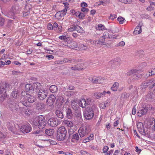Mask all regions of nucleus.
<instances>
[{"mask_svg": "<svg viewBox=\"0 0 155 155\" xmlns=\"http://www.w3.org/2000/svg\"><path fill=\"white\" fill-rule=\"evenodd\" d=\"M148 86L147 83L146 81L142 83L140 86V87L141 89H143L146 88Z\"/></svg>", "mask_w": 155, "mask_h": 155, "instance_id": "de8ad7c7", "label": "nucleus"}, {"mask_svg": "<svg viewBox=\"0 0 155 155\" xmlns=\"http://www.w3.org/2000/svg\"><path fill=\"white\" fill-rule=\"evenodd\" d=\"M55 114L57 117L58 118L63 119L64 117L63 112L59 110H57L55 112Z\"/></svg>", "mask_w": 155, "mask_h": 155, "instance_id": "412c9836", "label": "nucleus"}, {"mask_svg": "<svg viewBox=\"0 0 155 155\" xmlns=\"http://www.w3.org/2000/svg\"><path fill=\"white\" fill-rule=\"evenodd\" d=\"M76 21L75 22L74 24V25H72L71 27L68 28V32H72L75 30H76Z\"/></svg>", "mask_w": 155, "mask_h": 155, "instance_id": "f704fd0d", "label": "nucleus"}, {"mask_svg": "<svg viewBox=\"0 0 155 155\" xmlns=\"http://www.w3.org/2000/svg\"><path fill=\"white\" fill-rule=\"evenodd\" d=\"M5 93H2V94L0 97V101L1 102H3L6 98L7 95Z\"/></svg>", "mask_w": 155, "mask_h": 155, "instance_id": "a19ab883", "label": "nucleus"}, {"mask_svg": "<svg viewBox=\"0 0 155 155\" xmlns=\"http://www.w3.org/2000/svg\"><path fill=\"white\" fill-rule=\"evenodd\" d=\"M140 111L141 112V114L142 116L147 114V109L146 108L143 107Z\"/></svg>", "mask_w": 155, "mask_h": 155, "instance_id": "c03bdc74", "label": "nucleus"}, {"mask_svg": "<svg viewBox=\"0 0 155 155\" xmlns=\"http://www.w3.org/2000/svg\"><path fill=\"white\" fill-rule=\"evenodd\" d=\"M8 107L12 111L17 112L18 110V102L13 99L8 98L7 100Z\"/></svg>", "mask_w": 155, "mask_h": 155, "instance_id": "7ed1b4c3", "label": "nucleus"}, {"mask_svg": "<svg viewBox=\"0 0 155 155\" xmlns=\"http://www.w3.org/2000/svg\"><path fill=\"white\" fill-rule=\"evenodd\" d=\"M26 97H27V101H28V103H33L36 101V99L35 97L29 94L28 96H27Z\"/></svg>", "mask_w": 155, "mask_h": 155, "instance_id": "4be33fe9", "label": "nucleus"}, {"mask_svg": "<svg viewBox=\"0 0 155 155\" xmlns=\"http://www.w3.org/2000/svg\"><path fill=\"white\" fill-rule=\"evenodd\" d=\"M47 28L49 30L52 29L53 28V25L50 23H49L48 25Z\"/></svg>", "mask_w": 155, "mask_h": 155, "instance_id": "680f3d73", "label": "nucleus"}, {"mask_svg": "<svg viewBox=\"0 0 155 155\" xmlns=\"http://www.w3.org/2000/svg\"><path fill=\"white\" fill-rule=\"evenodd\" d=\"M117 17V16L116 15L110 14V16L109 17V19H114L116 18Z\"/></svg>", "mask_w": 155, "mask_h": 155, "instance_id": "6e6d98bb", "label": "nucleus"}, {"mask_svg": "<svg viewBox=\"0 0 155 155\" xmlns=\"http://www.w3.org/2000/svg\"><path fill=\"white\" fill-rule=\"evenodd\" d=\"M79 135V134L78 133H75L74 134H73L72 136L71 141L73 142V140H76L77 141H79L80 140Z\"/></svg>", "mask_w": 155, "mask_h": 155, "instance_id": "c756f323", "label": "nucleus"}, {"mask_svg": "<svg viewBox=\"0 0 155 155\" xmlns=\"http://www.w3.org/2000/svg\"><path fill=\"white\" fill-rule=\"evenodd\" d=\"M139 72V71L137 70V72L135 73L134 76V79H137L139 78H141V77L142 76V74H140Z\"/></svg>", "mask_w": 155, "mask_h": 155, "instance_id": "2f4dec72", "label": "nucleus"}, {"mask_svg": "<svg viewBox=\"0 0 155 155\" xmlns=\"http://www.w3.org/2000/svg\"><path fill=\"white\" fill-rule=\"evenodd\" d=\"M76 16H78L79 18L83 19L84 16V15L83 13H79V12H76Z\"/></svg>", "mask_w": 155, "mask_h": 155, "instance_id": "37998d69", "label": "nucleus"}, {"mask_svg": "<svg viewBox=\"0 0 155 155\" xmlns=\"http://www.w3.org/2000/svg\"><path fill=\"white\" fill-rule=\"evenodd\" d=\"M78 61V60L75 58H68V63H71L74 62H76Z\"/></svg>", "mask_w": 155, "mask_h": 155, "instance_id": "09e8293b", "label": "nucleus"}, {"mask_svg": "<svg viewBox=\"0 0 155 155\" xmlns=\"http://www.w3.org/2000/svg\"><path fill=\"white\" fill-rule=\"evenodd\" d=\"M104 39H116L117 36H115L114 35H109L108 32L107 31L105 32L103 34L102 36Z\"/></svg>", "mask_w": 155, "mask_h": 155, "instance_id": "dca6fc26", "label": "nucleus"}, {"mask_svg": "<svg viewBox=\"0 0 155 155\" xmlns=\"http://www.w3.org/2000/svg\"><path fill=\"white\" fill-rule=\"evenodd\" d=\"M98 28L97 29L98 30H104V26L101 24H99L98 25Z\"/></svg>", "mask_w": 155, "mask_h": 155, "instance_id": "864d4df0", "label": "nucleus"}, {"mask_svg": "<svg viewBox=\"0 0 155 155\" xmlns=\"http://www.w3.org/2000/svg\"><path fill=\"white\" fill-rule=\"evenodd\" d=\"M50 91L52 93H54L56 92L58 90L57 87L55 85L51 86L49 88Z\"/></svg>", "mask_w": 155, "mask_h": 155, "instance_id": "c85d7f7f", "label": "nucleus"}, {"mask_svg": "<svg viewBox=\"0 0 155 155\" xmlns=\"http://www.w3.org/2000/svg\"><path fill=\"white\" fill-rule=\"evenodd\" d=\"M105 39L102 37L100 38L98 41H95V44H97L101 43L103 44L104 42Z\"/></svg>", "mask_w": 155, "mask_h": 155, "instance_id": "58836bf2", "label": "nucleus"}, {"mask_svg": "<svg viewBox=\"0 0 155 155\" xmlns=\"http://www.w3.org/2000/svg\"><path fill=\"white\" fill-rule=\"evenodd\" d=\"M67 131L65 127L62 126L58 129L57 134V139L59 141H62L66 137Z\"/></svg>", "mask_w": 155, "mask_h": 155, "instance_id": "f03ea898", "label": "nucleus"}, {"mask_svg": "<svg viewBox=\"0 0 155 155\" xmlns=\"http://www.w3.org/2000/svg\"><path fill=\"white\" fill-rule=\"evenodd\" d=\"M19 8L18 6L14 5L12 6L10 12L8 14V16L10 18L15 19L14 15L15 13H18Z\"/></svg>", "mask_w": 155, "mask_h": 155, "instance_id": "6e6552de", "label": "nucleus"}, {"mask_svg": "<svg viewBox=\"0 0 155 155\" xmlns=\"http://www.w3.org/2000/svg\"><path fill=\"white\" fill-rule=\"evenodd\" d=\"M150 127L152 128V130H154L155 129V120L154 119L150 122Z\"/></svg>", "mask_w": 155, "mask_h": 155, "instance_id": "e433bc0d", "label": "nucleus"}, {"mask_svg": "<svg viewBox=\"0 0 155 155\" xmlns=\"http://www.w3.org/2000/svg\"><path fill=\"white\" fill-rule=\"evenodd\" d=\"M84 117L87 120L91 119L94 116V112L92 108H86L84 112Z\"/></svg>", "mask_w": 155, "mask_h": 155, "instance_id": "423d86ee", "label": "nucleus"}, {"mask_svg": "<svg viewBox=\"0 0 155 155\" xmlns=\"http://www.w3.org/2000/svg\"><path fill=\"white\" fill-rule=\"evenodd\" d=\"M72 35L75 38H77L78 37V35L77 33L75 32L72 33Z\"/></svg>", "mask_w": 155, "mask_h": 155, "instance_id": "774afa93", "label": "nucleus"}, {"mask_svg": "<svg viewBox=\"0 0 155 155\" xmlns=\"http://www.w3.org/2000/svg\"><path fill=\"white\" fill-rule=\"evenodd\" d=\"M77 21L76 23V30L79 33H83L84 30L80 26L78 25L80 23L79 22L78 20H77Z\"/></svg>", "mask_w": 155, "mask_h": 155, "instance_id": "aec40b11", "label": "nucleus"}, {"mask_svg": "<svg viewBox=\"0 0 155 155\" xmlns=\"http://www.w3.org/2000/svg\"><path fill=\"white\" fill-rule=\"evenodd\" d=\"M94 95L97 99L100 98L101 96V93L100 92L95 93Z\"/></svg>", "mask_w": 155, "mask_h": 155, "instance_id": "bf43d9fd", "label": "nucleus"}, {"mask_svg": "<svg viewBox=\"0 0 155 155\" xmlns=\"http://www.w3.org/2000/svg\"><path fill=\"white\" fill-rule=\"evenodd\" d=\"M41 84L39 83L36 82L33 83V86L34 91L37 92L38 90L41 89Z\"/></svg>", "mask_w": 155, "mask_h": 155, "instance_id": "f3484780", "label": "nucleus"}, {"mask_svg": "<svg viewBox=\"0 0 155 155\" xmlns=\"http://www.w3.org/2000/svg\"><path fill=\"white\" fill-rule=\"evenodd\" d=\"M33 86L30 84H27L25 86V90L26 91L32 93L34 91Z\"/></svg>", "mask_w": 155, "mask_h": 155, "instance_id": "6ab92c4d", "label": "nucleus"}, {"mask_svg": "<svg viewBox=\"0 0 155 155\" xmlns=\"http://www.w3.org/2000/svg\"><path fill=\"white\" fill-rule=\"evenodd\" d=\"M89 80L94 83L101 84L103 83L104 82L103 78L100 77H90L89 78Z\"/></svg>", "mask_w": 155, "mask_h": 155, "instance_id": "9b49d317", "label": "nucleus"}, {"mask_svg": "<svg viewBox=\"0 0 155 155\" xmlns=\"http://www.w3.org/2000/svg\"><path fill=\"white\" fill-rule=\"evenodd\" d=\"M90 131V127L88 125H86L80 127L78 130L81 137H82L87 135Z\"/></svg>", "mask_w": 155, "mask_h": 155, "instance_id": "20e7f679", "label": "nucleus"}, {"mask_svg": "<svg viewBox=\"0 0 155 155\" xmlns=\"http://www.w3.org/2000/svg\"><path fill=\"white\" fill-rule=\"evenodd\" d=\"M45 134L48 136H53L54 130L53 129H46L45 131Z\"/></svg>", "mask_w": 155, "mask_h": 155, "instance_id": "a878e982", "label": "nucleus"}, {"mask_svg": "<svg viewBox=\"0 0 155 155\" xmlns=\"http://www.w3.org/2000/svg\"><path fill=\"white\" fill-rule=\"evenodd\" d=\"M48 92L47 90L44 89H40L38 93V98L41 100H43L47 96Z\"/></svg>", "mask_w": 155, "mask_h": 155, "instance_id": "1a4fd4ad", "label": "nucleus"}, {"mask_svg": "<svg viewBox=\"0 0 155 155\" xmlns=\"http://www.w3.org/2000/svg\"><path fill=\"white\" fill-rule=\"evenodd\" d=\"M18 94V90L15 89L12 93L11 95L14 98H16Z\"/></svg>", "mask_w": 155, "mask_h": 155, "instance_id": "4c0bfd02", "label": "nucleus"}, {"mask_svg": "<svg viewBox=\"0 0 155 155\" xmlns=\"http://www.w3.org/2000/svg\"><path fill=\"white\" fill-rule=\"evenodd\" d=\"M5 86V87H4L0 85V94H2V93H6V90H8V89L7 87V85L6 84Z\"/></svg>", "mask_w": 155, "mask_h": 155, "instance_id": "bb28decb", "label": "nucleus"}, {"mask_svg": "<svg viewBox=\"0 0 155 155\" xmlns=\"http://www.w3.org/2000/svg\"><path fill=\"white\" fill-rule=\"evenodd\" d=\"M79 105L82 107L85 108L87 105L86 100L84 99H81L79 102Z\"/></svg>", "mask_w": 155, "mask_h": 155, "instance_id": "393cba45", "label": "nucleus"}, {"mask_svg": "<svg viewBox=\"0 0 155 155\" xmlns=\"http://www.w3.org/2000/svg\"><path fill=\"white\" fill-rule=\"evenodd\" d=\"M137 72V70H131L127 72V75L129 76L132 75L134 76L135 73Z\"/></svg>", "mask_w": 155, "mask_h": 155, "instance_id": "c9c22d12", "label": "nucleus"}, {"mask_svg": "<svg viewBox=\"0 0 155 155\" xmlns=\"http://www.w3.org/2000/svg\"><path fill=\"white\" fill-rule=\"evenodd\" d=\"M45 106V104L43 103L39 102L36 105V109L40 112L44 111Z\"/></svg>", "mask_w": 155, "mask_h": 155, "instance_id": "2eb2a0df", "label": "nucleus"}, {"mask_svg": "<svg viewBox=\"0 0 155 155\" xmlns=\"http://www.w3.org/2000/svg\"><path fill=\"white\" fill-rule=\"evenodd\" d=\"M149 88L151 89L155 86V79H151L149 80L146 81Z\"/></svg>", "mask_w": 155, "mask_h": 155, "instance_id": "a211bd4d", "label": "nucleus"}, {"mask_svg": "<svg viewBox=\"0 0 155 155\" xmlns=\"http://www.w3.org/2000/svg\"><path fill=\"white\" fill-rule=\"evenodd\" d=\"M23 100L22 98H21V100L20 101V103L22 104L24 106H26L27 107H29V105L28 102L26 100H24V98H23Z\"/></svg>", "mask_w": 155, "mask_h": 155, "instance_id": "473e14b6", "label": "nucleus"}, {"mask_svg": "<svg viewBox=\"0 0 155 155\" xmlns=\"http://www.w3.org/2000/svg\"><path fill=\"white\" fill-rule=\"evenodd\" d=\"M108 149H109V148L108 146H105L103 149V153H105L106 152H107V151L108 150Z\"/></svg>", "mask_w": 155, "mask_h": 155, "instance_id": "e2e57ef3", "label": "nucleus"}, {"mask_svg": "<svg viewBox=\"0 0 155 155\" xmlns=\"http://www.w3.org/2000/svg\"><path fill=\"white\" fill-rule=\"evenodd\" d=\"M65 124L68 126L70 127V128L73 127V124L72 122L68 120H65Z\"/></svg>", "mask_w": 155, "mask_h": 155, "instance_id": "ea45409f", "label": "nucleus"}, {"mask_svg": "<svg viewBox=\"0 0 155 155\" xmlns=\"http://www.w3.org/2000/svg\"><path fill=\"white\" fill-rule=\"evenodd\" d=\"M20 131L23 133H27L30 132L32 130L31 127L29 124L22 126L20 128Z\"/></svg>", "mask_w": 155, "mask_h": 155, "instance_id": "9d476101", "label": "nucleus"}, {"mask_svg": "<svg viewBox=\"0 0 155 155\" xmlns=\"http://www.w3.org/2000/svg\"><path fill=\"white\" fill-rule=\"evenodd\" d=\"M71 105L73 109L79 107L78 105V101L76 100H74L71 101Z\"/></svg>", "mask_w": 155, "mask_h": 155, "instance_id": "b1692460", "label": "nucleus"}, {"mask_svg": "<svg viewBox=\"0 0 155 155\" xmlns=\"http://www.w3.org/2000/svg\"><path fill=\"white\" fill-rule=\"evenodd\" d=\"M119 85V84L117 82L114 83L111 88V90L114 91H117Z\"/></svg>", "mask_w": 155, "mask_h": 155, "instance_id": "7c9ffc66", "label": "nucleus"}, {"mask_svg": "<svg viewBox=\"0 0 155 155\" xmlns=\"http://www.w3.org/2000/svg\"><path fill=\"white\" fill-rule=\"evenodd\" d=\"M146 100L148 101H152L155 100V90L150 92L147 95Z\"/></svg>", "mask_w": 155, "mask_h": 155, "instance_id": "ddd939ff", "label": "nucleus"}, {"mask_svg": "<svg viewBox=\"0 0 155 155\" xmlns=\"http://www.w3.org/2000/svg\"><path fill=\"white\" fill-rule=\"evenodd\" d=\"M94 135L93 134H91L88 137L86 138L85 139L83 140V142L84 143H86L87 142H89L90 141L92 140L93 139Z\"/></svg>", "mask_w": 155, "mask_h": 155, "instance_id": "cd10ccee", "label": "nucleus"}, {"mask_svg": "<svg viewBox=\"0 0 155 155\" xmlns=\"http://www.w3.org/2000/svg\"><path fill=\"white\" fill-rule=\"evenodd\" d=\"M75 131V130H74V129L73 128V127L70 128L69 130L68 133L69 135H71Z\"/></svg>", "mask_w": 155, "mask_h": 155, "instance_id": "052dcab7", "label": "nucleus"}, {"mask_svg": "<svg viewBox=\"0 0 155 155\" xmlns=\"http://www.w3.org/2000/svg\"><path fill=\"white\" fill-rule=\"evenodd\" d=\"M81 7H82L83 8L85 7H87V5L86 3L83 2L81 3Z\"/></svg>", "mask_w": 155, "mask_h": 155, "instance_id": "0e129e2a", "label": "nucleus"}, {"mask_svg": "<svg viewBox=\"0 0 155 155\" xmlns=\"http://www.w3.org/2000/svg\"><path fill=\"white\" fill-rule=\"evenodd\" d=\"M120 2L125 4L130 3L131 2V0H118Z\"/></svg>", "mask_w": 155, "mask_h": 155, "instance_id": "4d7b16f0", "label": "nucleus"}, {"mask_svg": "<svg viewBox=\"0 0 155 155\" xmlns=\"http://www.w3.org/2000/svg\"><path fill=\"white\" fill-rule=\"evenodd\" d=\"M141 18L143 19H149L150 18V16L149 15L147 14H143L141 15Z\"/></svg>", "mask_w": 155, "mask_h": 155, "instance_id": "603ef678", "label": "nucleus"}, {"mask_svg": "<svg viewBox=\"0 0 155 155\" xmlns=\"http://www.w3.org/2000/svg\"><path fill=\"white\" fill-rule=\"evenodd\" d=\"M41 131L40 130H37L35 131L32 132L33 134H35L36 136H39L40 135L41 133Z\"/></svg>", "mask_w": 155, "mask_h": 155, "instance_id": "49530a36", "label": "nucleus"}, {"mask_svg": "<svg viewBox=\"0 0 155 155\" xmlns=\"http://www.w3.org/2000/svg\"><path fill=\"white\" fill-rule=\"evenodd\" d=\"M46 124L47 121L42 115L39 116L37 119L34 120L31 123L33 125L38 127L40 129L44 128Z\"/></svg>", "mask_w": 155, "mask_h": 155, "instance_id": "f257e3e1", "label": "nucleus"}, {"mask_svg": "<svg viewBox=\"0 0 155 155\" xmlns=\"http://www.w3.org/2000/svg\"><path fill=\"white\" fill-rule=\"evenodd\" d=\"M129 96V95L128 94L125 92L122 94L121 97L125 99H126L128 98Z\"/></svg>", "mask_w": 155, "mask_h": 155, "instance_id": "5fc2aeb1", "label": "nucleus"}, {"mask_svg": "<svg viewBox=\"0 0 155 155\" xmlns=\"http://www.w3.org/2000/svg\"><path fill=\"white\" fill-rule=\"evenodd\" d=\"M56 97L53 95H51L47 101V105L49 106L52 105L54 103Z\"/></svg>", "mask_w": 155, "mask_h": 155, "instance_id": "4468645a", "label": "nucleus"}, {"mask_svg": "<svg viewBox=\"0 0 155 155\" xmlns=\"http://www.w3.org/2000/svg\"><path fill=\"white\" fill-rule=\"evenodd\" d=\"M63 108L65 110L66 117L69 119H72L73 117V114L71 108L69 107L64 106Z\"/></svg>", "mask_w": 155, "mask_h": 155, "instance_id": "0eeeda50", "label": "nucleus"}, {"mask_svg": "<svg viewBox=\"0 0 155 155\" xmlns=\"http://www.w3.org/2000/svg\"><path fill=\"white\" fill-rule=\"evenodd\" d=\"M137 127L138 129L142 130L143 128V124L142 123L139 122L137 124Z\"/></svg>", "mask_w": 155, "mask_h": 155, "instance_id": "3c124183", "label": "nucleus"}, {"mask_svg": "<svg viewBox=\"0 0 155 155\" xmlns=\"http://www.w3.org/2000/svg\"><path fill=\"white\" fill-rule=\"evenodd\" d=\"M59 38L61 40L66 41L67 40L68 37H67L65 35H62L60 36Z\"/></svg>", "mask_w": 155, "mask_h": 155, "instance_id": "13d9d810", "label": "nucleus"}, {"mask_svg": "<svg viewBox=\"0 0 155 155\" xmlns=\"http://www.w3.org/2000/svg\"><path fill=\"white\" fill-rule=\"evenodd\" d=\"M71 69L72 70L76 71V70H82L83 69V68H79L78 67V65H75L74 66L72 67H71Z\"/></svg>", "mask_w": 155, "mask_h": 155, "instance_id": "79ce46f5", "label": "nucleus"}, {"mask_svg": "<svg viewBox=\"0 0 155 155\" xmlns=\"http://www.w3.org/2000/svg\"><path fill=\"white\" fill-rule=\"evenodd\" d=\"M7 126L8 129L12 133L15 134H17L15 125L14 123L8 122L7 124Z\"/></svg>", "mask_w": 155, "mask_h": 155, "instance_id": "f8f14e48", "label": "nucleus"}, {"mask_svg": "<svg viewBox=\"0 0 155 155\" xmlns=\"http://www.w3.org/2000/svg\"><path fill=\"white\" fill-rule=\"evenodd\" d=\"M75 115L77 118L78 117H81V109L79 107H78L77 108H75L74 109Z\"/></svg>", "mask_w": 155, "mask_h": 155, "instance_id": "5701e85b", "label": "nucleus"}, {"mask_svg": "<svg viewBox=\"0 0 155 155\" xmlns=\"http://www.w3.org/2000/svg\"><path fill=\"white\" fill-rule=\"evenodd\" d=\"M125 44V43L124 41H121L119 43L117 46H121V47L123 46Z\"/></svg>", "mask_w": 155, "mask_h": 155, "instance_id": "69168bd1", "label": "nucleus"}, {"mask_svg": "<svg viewBox=\"0 0 155 155\" xmlns=\"http://www.w3.org/2000/svg\"><path fill=\"white\" fill-rule=\"evenodd\" d=\"M25 114L29 116L32 114V110L29 109H27L25 112Z\"/></svg>", "mask_w": 155, "mask_h": 155, "instance_id": "8fccbe9b", "label": "nucleus"}, {"mask_svg": "<svg viewBox=\"0 0 155 155\" xmlns=\"http://www.w3.org/2000/svg\"><path fill=\"white\" fill-rule=\"evenodd\" d=\"M135 30L137 31L138 34H140L142 32L141 28V26L138 25L135 28Z\"/></svg>", "mask_w": 155, "mask_h": 155, "instance_id": "a18cd8bd", "label": "nucleus"}, {"mask_svg": "<svg viewBox=\"0 0 155 155\" xmlns=\"http://www.w3.org/2000/svg\"><path fill=\"white\" fill-rule=\"evenodd\" d=\"M154 74H155V68H152L150 71V72L149 71L147 74V76L148 77Z\"/></svg>", "mask_w": 155, "mask_h": 155, "instance_id": "72a5a7b5", "label": "nucleus"}, {"mask_svg": "<svg viewBox=\"0 0 155 155\" xmlns=\"http://www.w3.org/2000/svg\"><path fill=\"white\" fill-rule=\"evenodd\" d=\"M60 120L57 117H51L48 119L47 124L48 125L52 127H56L61 123Z\"/></svg>", "mask_w": 155, "mask_h": 155, "instance_id": "39448f33", "label": "nucleus"}, {"mask_svg": "<svg viewBox=\"0 0 155 155\" xmlns=\"http://www.w3.org/2000/svg\"><path fill=\"white\" fill-rule=\"evenodd\" d=\"M60 62L61 63H68V58H64L62 61H61Z\"/></svg>", "mask_w": 155, "mask_h": 155, "instance_id": "338daca9", "label": "nucleus"}]
</instances>
